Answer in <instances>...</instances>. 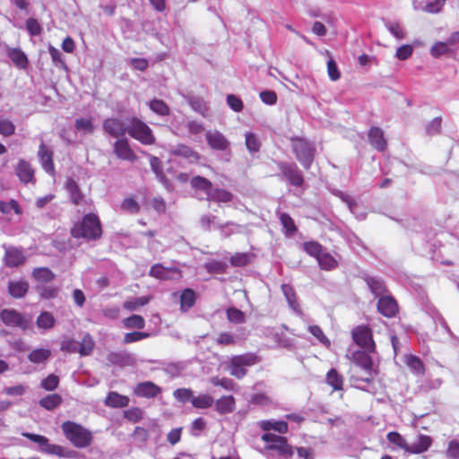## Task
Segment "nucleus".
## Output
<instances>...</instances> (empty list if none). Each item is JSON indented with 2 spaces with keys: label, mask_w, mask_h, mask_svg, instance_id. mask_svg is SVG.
Returning <instances> with one entry per match:
<instances>
[{
  "label": "nucleus",
  "mask_w": 459,
  "mask_h": 459,
  "mask_svg": "<svg viewBox=\"0 0 459 459\" xmlns=\"http://www.w3.org/2000/svg\"><path fill=\"white\" fill-rule=\"evenodd\" d=\"M102 130L104 134L117 140L128 134V124L119 117H108L102 122Z\"/></svg>",
  "instance_id": "obj_9"
},
{
  "label": "nucleus",
  "mask_w": 459,
  "mask_h": 459,
  "mask_svg": "<svg viewBox=\"0 0 459 459\" xmlns=\"http://www.w3.org/2000/svg\"><path fill=\"white\" fill-rule=\"evenodd\" d=\"M227 104L235 112H240L243 110L244 105L240 98L234 94L227 95Z\"/></svg>",
  "instance_id": "obj_63"
},
{
  "label": "nucleus",
  "mask_w": 459,
  "mask_h": 459,
  "mask_svg": "<svg viewBox=\"0 0 459 459\" xmlns=\"http://www.w3.org/2000/svg\"><path fill=\"white\" fill-rule=\"evenodd\" d=\"M215 410L220 414H229L235 411V398L232 395L222 396L214 402Z\"/></svg>",
  "instance_id": "obj_24"
},
{
  "label": "nucleus",
  "mask_w": 459,
  "mask_h": 459,
  "mask_svg": "<svg viewBox=\"0 0 459 459\" xmlns=\"http://www.w3.org/2000/svg\"><path fill=\"white\" fill-rule=\"evenodd\" d=\"M79 348H80V354L82 356L89 355L94 348V342H93L92 338L89 334H86L82 338V342H79Z\"/></svg>",
  "instance_id": "obj_54"
},
{
  "label": "nucleus",
  "mask_w": 459,
  "mask_h": 459,
  "mask_svg": "<svg viewBox=\"0 0 459 459\" xmlns=\"http://www.w3.org/2000/svg\"><path fill=\"white\" fill-rule=\"evenodd\" d=\"M65 188L70 195V198L74 204H80L83 199L78 184L72 178H69L65 183Z\"/></svg>",
  "instance_id": "obj_36"
},
{
  "label": "nucleus",
  "mask_w": 459,
  "mask_h": 459,
  "mask_svg": "<svg viewBox=\"0 0 459 459\" xmlns=\"http://www.w3.org/2000/svg\"><path fill=\"white\" fill-rule=\"evenodd\" d=\"M128 403L129 398L117 392H109L105 399V404L113 408H124L126 407Z\"/></svg>",
  "instance_id": "obj_30"
},
{
  "label": "nucleus",
  "mask_w": 459,
  "mask_h": 459,
  "mask_svg": "<svg viewBox=\"0 0 459 459\" xmlns=\"http://www.w3.org/2000/svg\"><path fill=\"white\" fill-rule=\"evenodd\" d=\"M16 175L22 182L27 184L33 180L34 170L29 162L20 160L16 167Z\"/></svg>",
  "instance_id": "obj_26"
},
{
  "label": "nucleus",
  "mask_w": 459,
  "mask_h": 459,
  "mask_svg": "<svg viewBox=\"0 0 459 459\" xmlns=\"http://www.w3.org/2000/svg\"><path fill=\"white\" fill-rule=\"evenodd\" d=\"M204 268L211 273H223L227 269V264L213 260L206 263Z\"/></svg>",
  "instance_id": "obj_57"
},
{
  "label": "nucleus",
  "mask_w": 459,
  "mask_h": 459,
  "mask_svg": "<svg viewBox=\"0 0 459 459\" xmlns=\"http://www.w3.org/2000/svg\"><path fill=\"white\" fill-rule=\"evenodd\" d=\"M56 319L53 315L48 311L40 313L36 320V325L39 329L49 330L54 327Z\"/></svg>",
  "instance_id": "obj_40"
},
{
  "label": "nucleus",
  "mask_w": 459,
  "mask_h": 459,
  "mask_svg": "<svg viewBox=\"0 0 459 459\" xmlns=\"http://www.w3.org/2000/svg\"><path fill=\"white\" fill-rule=\"evenodd\" d=\"M32 277L39 282L48 283L53 281L56 275L48 267H38L33 270Z\"/></svg>",
  "instance_id": "obj_38"
},
{
  "label": "nucleus",
  "mask_w": 459,
  "mask_h": 459,
  "mask_svg": "<svg viewBox=\"0 0 459 459\" xmlns=\"http://www.w3.org/2000/svg\"><path fill=\"white\" fill-rule=\"evenodd\" d=\"M365 281L376 297L381 296L386 291L385 282L379 277L367 276L365 277Z\"/></svg>",
  "instance_id": "obj_33"
},
{
  "label": "nucleus",
  "mask_w": 459,
  "mask_h": 459,
  "mask_svg": "<svg viewBox=\"0 0 459 459\" xmlns=\"http://www.w3.org/2000/svg\"><path fill=\"white\" fill-rule=\"evenodd\" d=\"M48 51L51 56L52 62L56 67L67 69V65L62 59V53L57 48L50 45L48 47Z\"/></svg>",
  "instance_id": "obj_55"
},
{
  "label": "nucleus",
  "mask_w": 459,
  "mask_h": 459,
  "mask_svg": "<svg viewBox=\"0 0 459 459\" xmlns=\"http://www.w3.org/2000/svg\"><path fill=\"white\" fill-rule=\"evenodd\" d=\"M386 438L388 442L394 446V447L403 449L407 453L409 442L398 432H389L386 436Z\"/></svg>",
  "instance_id": "obj_41"
},
{
  "label": "nucleus",
  "mask_w": 459,
  "mask_h": 459,
  "mask_svg": "<svg viewBox=\"0 0 459 459\" xmlns=\"http://www.w3.org/2000/svg\"><path fill=\"white\" fill-rule=\"evenodd\" d=\"M29 282L25 280H13L8 281V293L13 299H22L29 291Z\"/></svg>",
  "instance_id": "obj_18"
},
{
  "label": "nucleus",
  "mask_w": 459,
  "mask_h": 459,
  "mask_svg": "<svg viewBox=\"0 0 459 459\" xmlns=\"http://www.w3.org/2000/svg\"><path fill=\"white\" fill-rule=\"evenodd\" d=\"M171 152L173 155L183 157L190 162H196L200 159V155L197 152L185 144H178L175 146Z\"/></svg>",
  "instance_id": "obj_28"
},
{
  "label": "nucleus",
  "mask_w": 459,
  "mask_h": 459,
  "mask_svg": "<svg viewBox=\"0 0 459 459\" xmlns=\"http://www.w3.org/2000/svg\"><path fill=\"white\" fill-rule=\"evenodd\" d=\"M308 331L311 334H313L322 344L326 347H329L331 342L329 339L325 335L322 329L318 325H310L308 326Z\"/></svg>",
  "instance_id": "obj_59"
},
{
  "label": "nucleus",
  "mask_w": 459,
  "mask_h": 459,
  "mask_svg": "<svg viewBox=\"0 0 459 459\" xmlns=\"http://www.w3.org/2000/svg\"><path fill=\"white\" fill-rule=\"evenodd\" d=\"M214 403L213 398L207 394H201L193 397L192 405L196 409H208Z\"/></svg>",
  "instance_id": "obj_43"
},
{
  "label": "nucleus",
  "mask_w": 459,
  "mask_h": 459,
  "mask_svg": "<svg viewBox=\"0 0 459 459\" xmlns=\"http://www.w3.org/2000/svg\"><path fill=\"white\" fill-rule=\"evenodd\" d=\"M449 45L446 42H437L435 45L432 46L430 48V54L434 57H439L443 55H447L452 52V50L449 48Z\"/></svg>",
  "instance_id": "obj_53"
},
{
  "label": "nucleus",
  "mask_w": 459,
  "mask_h": 459,
  "mask_svg": "<svg viewBox=\"0 0 459 459\" xmlns=\"http://www.w3.org/2000/svg\"><path fill=\"white\" fill-rule=\"evenodd\" d=\"M59 377L55 374L48 375L40 382V386L46 391H54L58 387Z\"/></svg>",
  "instance_id": "obj_51"
},
{
  "label": "nucleus",
  "mask_w": 459,
  "mask_h": 459,
  "mask_svg": "<svg viewBox=\"0 0 459 459\" xmlns=\"http://www.w3.org/2000/svg\"><path fill=\"white\" fill-rule=\"evenodd\" d=\"M326 382L328 385L333 386L334 390L342 389L343 378L334 368L328 371L326 375Z\"/></svg>",
  "instance_id": "obj_45"
},
{
  "label": "nucleus",
  "mask_w": 459,
  "mask_h": 459,
  "mask_svg": "<svg viewBox=\"0 0 459 459\" xmlns=\"http://www.w3.org/2000/svg\"><path fill=\"white\" fill-rule=\"evenodd\" d=\"M217 227L221 230V234L226 238L230 237L233 233L240 232V230L244 228L242 225L232 221L219 224Z\"/></svg>",
  "instance_id": "obj_48"
},
{
  "label": "nucleus",
  "mask_w": 459,
  "mask_h": 459,
  "mask_svg": "<svg viewBox=\"0 0 459 459\" xmlns=\"http://www.w3.org/2000/svg\"><path fill=\"white\" fill-rule=\"evenodd\" d=\"M50 357L51 351L44 348L32 350L27 356L28 359L34 364H45Z\"/></svg>",
  "instance_id": "obj_32"
},
{
  "label": "nucleus",
  "mask_w": 459,
  "mask_h": 459,
  "mask_svg": "<svg viewBox=\"0 0 459 459\" xmlns=\"http://www.w3.org/2000/svg\"><path fill=\"white\" fill-rule=\"evenodd\" d=\"M148 106L152 112L161 117L169 116L170 113L168 104L160 99L152 100L149 101Z\"/></svg>",
  "instance_id": "obj_39"
},
{
  "label": "nucleus",
  "mask_w": 459,
  "mask_h": 459,
  "mask_svg": "<svg viewBox=\"0 0 459 459\" xmlns=\"http://www.w3.org/2000/svg\"><path fill=\"white\" fill-rule=\"evenodd\" d=\"M172 273L180 275V271L177 268H167L160 264H155L151 267L150 276L159 280H169L172 279Z\"/></svg>",
  "instance_id": "obj_22"
},
{
  "label": "nucleus",
  "mask_w": 459,
  "mask_h": 459,
  "mask_svg": "<svg viewBox=\"0 0 459 459\" xmlns=\"http://www.w3.org/2000/svg\"><path fill=\"white\" fill-rule=\"evenodd\" d=\"M190 186L195 191L204 192L206 197H208V195H210L212 189V183L209 179L201 176L193 177L190 180Z\"/></svg>",
  "instance_id": "obj_31"
},
{
  "label": "nucleus",
  "mask_w": 459,
  "mask_h": 459,
  "mask_svg": "<svg viewBox=\"0 0 459 459\" xmlns=\"http://www.w3.org/2000/svg\"><path fill=\"white\" fill-rule=\"evenodd\" d=\"M235 359V363L243 367H248L257 362L256 355L253 353H246L238 356L232 357Z\"/></svg>",
  "instance_id": "obj_52"
},
{
  "label": "nucleus",
  "mask_w": 459,
  "mask_h": 459,
  "mask_svg": "<svg viewBox=\"0 0 459 459\" xmlns=\"http://www.w3.org/2000/svg\"><path fill=\"white\" fill-rule=\"evenodd\" d=\"M354 342L369 351H374V342L371 330L366 325H359L351 331Z\"/></svg>",
  "instance_id": "obj_11"
},
{
  "label": "nucleus",
  "mask_w": 459,
  "mask_h": 459,
  "mask_svg": "<svg viewBox=\"0 0 459 459\" xmlns=\"http://www.w3.org/2000/svg\"><path fill=\"white\" fill-rule=\"evenodd\" d=\"M246 146L250 152H257L260 150L261 143L255 134L247 133Z\"/></svg>",
  "instance_id": "obj_56"
},
{
  "label": "nucleus",
  "mask_w": 459,
  "mask_h": 459,
  "mask_svg": "<svg viewBox=\"0 0 459 459\" xmlns=\"http://www.w3.org/2000/svg\"><path fill=\"white\" fill-rule=\"evenodd\" d=\"M316 260L319 264L320 268L323 270L329 271L334 269L338 265L337 261L331 254L324 253L323 251Z\"/></svg>",
  "instance_id": "obj_42"
},
{
  "label": "nucleus",
  "mask_w": 459,
  "mask_h": 459,
  "mask_svg": "<svg viewBox=\"0 0 459 459\" xmlns=\"http://www.w3.org/2000/svg\"><path fill=\"white\" fill-rule=\"evenodd\" d=\"M378 312L385 317H394L398 312L396 300L391 296L380 297L377 302Z\"/></svg>",
  "instance_id": "obj_14"
},
{
  "label": "nucleus",
  "mask_w": 459,
  "mask_h": 459,
  "mask_svg": "<svg viewBox=\"0 0 459 459\" xmlns=\"http://www.w3.org/2000/svg\"><path fill=\"white\" fill-rule=\"evenodd\" d=\"M407 366L416 375H422L424 373V365L420 358L410 355L406 359Z\"/></svg>",
  "instance_id": "obj_47"
},
{
  "label": "nucleus",
  "mask_w": 459,
  "mask_h": 459,
  "mask_svg": "<svg viewBox=\"0 0 459 459\" xmlns=\"http://www.w3.org/2000/svg\"><path fill=\"white\" fill-rule=\"evenodd\" d=\"M350 359L361 369H372L373 361L371 357L364 351H355L351 354Z\"/></svg>",
  "instance_id": "obj_25"
},
{
  "label": "nucleus",
  "mask_w": 459,
  "mask_h": 459,
  "mask_svg": "<svg viewBox=\"0 0 459 459\" xmlns=\"http://www.w3.org/2000/svg\"><path fill=\"white\" fill-rule=\"evenodd\" d=\"M281 291L290 306V307L296 313H301L299 304L297 300L296 292L290 284H282Z\"/></svg>",
  "instance_id": "obj_29"
},
{
  "label": "nucleus",
  "mask_w": 459,
  "mask_h": 459,
  "mask_svg": "<svg viewBox=\"0 0 459 459\" xmlns=\"http://www.w3.org/2000/svg\"><path fill=\"white\" fill-rule=\"evenodd\" d=\"M112 148L113 153L119 160L130 162H134L137 160V155L131 148L129 140L126 137L116 140L112 144Z\"/></svg>",
  "instance_id": "obj_10"
},
{
  "label": "nucleus",
  "mask_w": 459,
  "mask_h": 459,
  "mask_svg": "<svg viewBox=\"0 0 459 459\" xmlns=\"http://www.w3.org/2000/svg\"><path fill=\"white\" fill-rule=\"evenodd\" d=\"M290 146L298 161L305 169H309L316 156L314 144L305 138L292 137Z\"/></svg>",
  "instance_id": "obj_3"
},
{
  "label": "nucleus",
  "mask_w": 459,
  "mask_h": 459,
  "mask_svg": "<svg viewBox=\"0 0 459 459\" xmlns=\"http://www.w3.org/2000/svg\"><path fill=\"white\" fill-rule=\"evenodd\" d=\"M150 335L151 334L149 333H144V332L127 333L124 336L123 342L126 344H128V343L139 342V341H142L143 339L150 337Z\"/></svg>",
  "instance_id": "obj_58"
},
{
  "label": "nucleus",
  "mask_w": 459,
  "mask_h": 459,
  "mask_svg": "<svg viewBox=\"0 0 459 459\" xmlns=\"http://www.w3.org/2000/svg\"><path fill=\"white\" fill-rule=\"evenodd\" d=\"M123 325L127 329H143L145 326V320L140 315H132L123 320Z\"/></svg>",
  "instance_id": "obj_44"
},
{
  "label": "nucleus",
  "mask_w": 459,
  "mask_h": 459,
  "mask_svg": "<svg viewBox=\"0 0 459 459\" xmlns=\"http://www.w3.org/2000/svg\"><path fill=\"white\" fill-rule=\"evenodd\" d=\"M128 134L144 145L155 143V136L152 130L138 117H134L129 119Z\"/></svg>",
  "instance_id": "obj_6"
},
{
  "label": "nucleus",
  "mask_w": 459,
  "mask_h": 459,
  "mask_svg": "<svg viewBox=\"0 0 459 459\" xmlns=\"http://www.w3.org/2000/svg\"><path fill=\"white\" fill-rule=\"evenodd\" d=\"M280 221L287 235H293L297 231L294 221L288 213H281Z\"/></svg>",
  "instance_id": "obj_50"
},
{
  "label": "nucleus",
  "mask_w": 459,
  "mask_h": 459,
  "mask_svg": "<svg viewBox=\"0 0 459 459\" xmlns=\"http://www.w3.org/2000/svg\"><path fill=\"white\" fill-rule=\"evenodd\" d=\"M63 403V398L58 394H48L41 398L39 402V405L48 410L53 411L57 408Z\"/></svg>",
  "instance_id": "obj_35"
},
{
  "label": "nucleus",
  "mask_w": 459,
  "mask_h": 459,
  "mask_svg": "<svg viewBox=\"0 0 459 459\" xmlns=\"http://www.w3.org/2000/svg\"><path fill=\"white\" fill-rule=\"evenodd\" d=\"M277 165L280 169V173L277 174V177L281 180L286 181L296 187L303 186V173L295 162L279 161Z\"/></svg>",
  "instance_id": "obj_7"
},
{
  "label": "nucleus",
  "mask_w": 459,
  "mask_h": 459,
  "mask_svg": "<svg viewBox=\"0 0 459 459\" xmlns=\"http://www.w3.org/2000/svg\"><path fill=\"white\" fill-rule=\"evenodd\" d=\"M160 393L161 388L151 381L139 383L134 389L138 397L153 398Z\"/></svg>",
  "instance_id": "obj_17"
},
{
  "label": "nucleus",
  "mask_w": 459,
  "mask_h": 459,
  "mask_svg": "<svg viewBox=\"0 0 459 459\" xmlns=\"http://www.w3.org/2000/svg\"><path fill=\"white\" fill-rule=\"evenodd\" d=\"M6 54L16 67L19 69L27 68L29 60L26 54L21 48L6 47Z\"/></svg>",
  "instance_id": "obj_20"
},
{
  "label": "nucleus",
  "mask_w": 459,
  "mask_h": 459,
  "mask_svg": "<svg viewBox=\"0 0 459 459\" xmlns=\"http://www.w3.org/2000/svg\"><path fill=\"white\" fill-rule=\"evenodd\" d=\"M4 264L7 267L13 268L22 264L25 261V256L22 248L4 245Z\"/></svg>",
  "instance_id": "obj_12"
},
{
  "label": "nucleus",
  "mask_w": 459,
  "mask_h": 459,
  "mask_svg": "<svg viewBox=\"0 0 459 459\" xmlns=\"http://www.w3.org/2000/svg\"><path fill=\"white\" fill-rule=\"evenodd\" d=\"M432 444L429 436L420 434L414 441L408 443V454H420L427 451Z\"/></svg>",
  "instance_id": "obj_16"
},
{
  "label": "nucleus",
  "mask_w": 459,
  "mask_h": 459,
  "mask_svg": "<svg viewBox=\"0 0 459 459\" xmlns=\"http://www.w3.org/2000/svg\"><path fill=\"white\" fill-rule=\"evenodd\" d=\"M208 145L216 151H226L230 149V141L218 130H209L205 134Z\"/></svg>",
  "instance_id": "obj_13"
},
{
  "label": "nucleus",
  "mask_w": 459,
  "mask_h": 459,
  "mask_svg": "<svg viewBox=\"0 0 459 459\" xmlns=\"http://www.w3.org/2000/svg\"><path fill=\"white\" fill-rule=\"evenodd\" d=\"M205 199L217 203H229L232 201L233 195L225 189L212 187L210 195H208V197H205Z\"/></svg>",
  "instance_id": "obj_34"
},
{
  "label": "nucleus",
  "mask_w": 459,
  "mask_h": 459,
  "mask_svg": "<svg viewBox=\"0 0 459 459\" xmlns=\"http://www.w3.org/2000/svg\"><path fill=\"white\" fill-rule=\"evenodd\" d=\"M195 292L192 289H185L180 295V308L182 311H187L195 303Z\"/></svg>",
  "instance_id": "obj_37"
},
{
  "label": "nucleus",
  "mask_w": 459,
  "mask_h": 459,
  "mask_svg": "<svg viewBox=\"0 0 459 459\" xmlns=\"http://www.w3.org/2000/svg\"><path fill=\"white\" fill-rule=\"evenodd\" d=\"M76 130L82 131L85 134H92L94 131V125L91 118H77L74 123Z\"/></svg>",
  "instance_id": "obj_49"
},
{
  "label": "nucleus",
  "mask_w": 459,
  "mask_h": 459,
  "mask_svg": "<svg viewBox=\"0 0 459 459\" xmlns=\"http://www.w3.org/2000/svg\"><path fill=\"white\" fill-rule=\"evenodd\" d=\"M186 102L189 104V106L197 113L202 115L203 117H206L209 107L206 103V101L198 96L194 95H186L184 96Z\"/></svg>",
  "instance_id": "obj_27"
},
{
  "label": "nucleus",
  "mask_w": 459,
  "mask_h": 459,
  "mask_svg": "<svg viewBox=\"0 0 459 459\" xmlns=\"http://www.w3.org/2000/svg\"><path fill=\"white\" fill-rule=\"evenodd\" d=\"M22 435L30 441L37 444L39 449L47 455H56L59 457L74 456V451L58 445L50 444L49 439L44 436L33 433H23Z\"/></svg>",
  "instance_id": "obj_5"
},
{
  "label": "nucleus",
  "mask_w": 459,
  "mask_h": 459,
  "mask_svg": "<svg viewBox=\"0 0 459 459\" xmlns=\"http://www.w3.org/2000/svg\"><path fill=\"white\" fill-rule=\"evenodd\" d=\"M38 155L43 169L48 173L54 172L53 152L42 142L39 145Z\"/></svg>",
  "instance_id": "obj_21"
},
{
  "label": "nucleus",
  "mask_w": 459,
  "mask_h": 459,
  "mask_svg": "<svg viewBox=\"0 0 459 459\" xmlns=\"http://www.w3.org/2000/svg\"><path fill=\"white\" fill-rule=\"evenodd\" d=\"M304 250L311 256H314L317 259L320 254L323 251L322 246L315 241L306 242L304 244Z\"/></svg>",
  "instance_id": "obj_62"
},
{
  "label": "nucleus",
  "mask_w": 459,
  "mask_h": 459,
  "mask_svg": "<svg viewBox=\"0 0 459 459\" xmlns=\"http://www.w3.org/2000/svg\"><path fill=\"white\" fill-rule=\"evenodd\" d=\"M368 141L370 144L377 151L383 152L386 149V141L384 137V132L377 126H373L368 132Z\"/></svg>",
  "instance_id": "obj_19"
},
{
  "label": "nucleus",
  "mask_w": 459,
  "mask_h": 459,
  "mask_svg": "<svg viewBox=\"0 0 459 459\" xmlns=\"http://www.w3.org/2000/svg\"><path fill=\"white\" fill-rule=\"evenodd\" d=\"M262 440L265 442L264 449L269 455L291 457L294 455V447L288 443L285 437L273 433H264Z\"/></svg>",
  "instance_id": "obj_4"
},
{
  "label": "nucleus",
  "mask_w": 459,
  "mask_h": 459,
  "mask_svg": "<svg viewBox=\"0 0 459 459\" xmlns=\"http://www.w3.org/2000/svg\"><path fill=\"white\" fill-rule=\"evenodd\" d=\"M259 426L264 431H266V433H271L270 431L273 430L280 434H285L289 429L288 423L285 420H262L259 422Z\"/></svg>",
  "instance_id": "obj_23"
},
{
  "label": "nucleus",
  "mask_w": 459,
  "mask_h": 459,
  "mask_svg": "<svg viewBox=\"0 0 459 459\" xmlns=\"http://www.w3.org/2000/svg\"><path fill=\"white\" fill-rule=\"evenodd\" d=\"M71 234L77 238H83L89 240L100 238L102 230L99 217L93 213L86 214L80 223L72 228Z\"/></svg>",
  "instance_id": "obj_1"
},
{
  "label": "nucleus",
  "mask_w": 459,
  "mask_h": 459,
  "mask_svg": "<svg viewBox=\"0 0 459 459\" xmlns=\"http://www.w3.org/2000/svg\"><path fill=\"white\" fill-rule=\"evenodd\" d=\"M174 398L182 403H191L194 397V392L190 388H178L173 393Z\"/></svg>",
  "instance_id": "obj_46"
},
{
  "label": "nucleus",
  "mask_w": 459,
  "mask_h": 459,
  "mask_svg": "<svg viewBox=\"0 0 459 459\" xmlns=\"http://www.w3.org/2000/svg\"><path fill=\"white\" fill-rule=\"evenodd\" d=\"M61 429L66 439L78 448L87 447L93 439L92 433L76 422L65 421L62 423Z\"/></svg>",
  "instance_id": "obj_2"
},
{
  "label": "nucleus",
  "mask_w": 459,
  "mask_h": 459,
  "mask_svg": "<svg viewBox=\"0 0 459 459\" xmlns=\"http://www.w3.org/2000/svg\"><path fill=\"white\" fill-rule=\"evenodd\" d=\"M385 27L397 39H403L405 37V32L399 23L386 22Z\"/></svg>",
  "instance_id": "obj_64"
},
{
  "label": "nucleus",
  "mask_w": 459,
  "mask_h": 459,
  "mask_svg": "<svg viewBox=\"0 0 459 459\" xmlns=\"http://www.w3.org/2000/svg\"><path fill=\"white\" fill-rule=\"evenodd\" d=\"M250 255L248 253H236L230 258L233 266H245L250 262Z\"/></svg>",
  "instance_id": "obj_61"
},
{
  "label": "nucleus",
  "mask_w": 459,
  "mask_h": 459,
  "mask_svg": "<svg viewBox=\"0 0 459 459\" xmlns=\"http://www.w3.org/2000/svg\"><path fill=\"white\" fill-rule=\"evenodd\" d=\"M109 363L119 367L133 366L135 364V358L127 351L109 352L107 356Z\"/></svg>",
  "instance_id": "obj_15"
},
{
  "label": "nucleus",
  "mask_w": 459,
  "mask_h": 459,
  "mask_svg": "<svg viewBox=\"0 0 459 459\" xmlns=\"http://www.w3.org/2000/svg\"><path fill=\"white\" fill-rule=\"evenodd\" d=\"M0 318L7 326L19 327L23 331L32 328V316L22 314L15 309H3L0 312Z\"/></svg>",
  "instance_id": "obj_8"
},
{
  "label": "nucleus",
  "mask_w": 459,
  "mask_h": 459,
  "mask_svg": "<svg viewBox=\"0 0 459 459\" xmlns=\"http://www.w3.org/2000/svg\"><path fill=\"white\" fill-rule=\"evenodd\" d=\"M227 317L230 322L235 324H241L245 322L244 313L236 307H230L227 310Z\"/></svg>",
  "instance_id": "obj_60"
}]
</instances>
